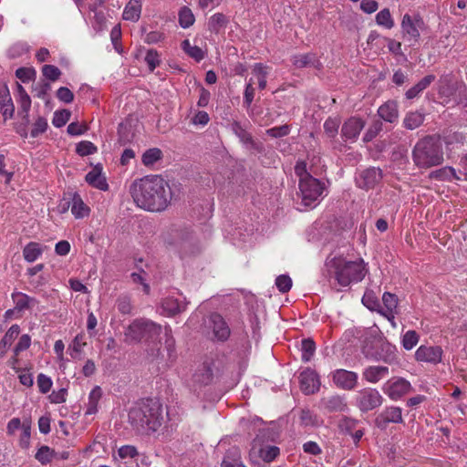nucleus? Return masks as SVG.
Returning a JSON list of instances; mask_svg holds the SVG:
<instances>
[{
    "label": "nucleus",
    "mask_w": 467,
    "mask_h": 467,
    "mask_svg": "<svg viewBox=\"0 0 467 467\" xmlns=\"http://www.w3.org/2000/svg\"><path fill=\"white\" fill-rule=\"evenodd\" d=\"M130 192L138 207L153 213L164 211L172 199L168 182L160 175L135 180L130 186Z\"/></svg>",
    "instance_id": "nucleus-1"
},
{
    "label": "nucleus",
    "mask_w": 467,
    "mask_h": 467,
    "mask_svg": "<svg viewBox=\"0 0 467 467\" xmlns=\"http://www.w3.org/2000/svg\"><path fill=\"white\" fill-rule=\"evenodd\" d=\"M128 418L136 434L151 436L164 422L162 404L155 399H141L130 408Z\"/></svg>",
    "instance_id": "nucleus-2"
},
{
    "label": "nucleus",
    "mask_w": 467,
    "mask_h": 467,
    "mask_svg": "<svg viewBox=\"0 0 467 467\" xmlns=\"http://www.w3.org/2000/svg\"><path fill=\"white\" fill-rule=\"evenodd\" d=\"M412 161L419 169H429L443 162L440 136L427 135L419 140L412 150Z\"/></svg>",
    "instance_id": "nucleus-3"
},
{
    "label": "nucleus",
    "mask_w": 467,
    "mask_h": 467,
    "mask_svg": "<svg viewBox=\"0 0 467 467\" xmlns=\"http://www.w3.org/2000/svg\"><path fill=\"white\" fill-rule=\"evenodd\" d=\"M330 266L334 269V277L337 284L344 287L362 281L368 272L363 259L347 261L335 257L331 260Z\"/></svg>",
    "instance_id": "nucleus-4"
},
{
    "label": "nucleus",
    "mask_w": 467,
    "mask_h": 467,
    "mask_svg": "<svg viewBox=\"0 0 467 467\" xmlns=\"http://www.w3.org/2000/svg\"><path fill=\"white\" fill-rule=\"evenodd\" d=\"M161 326L147 318H136L127 327L125 337L132 342H151L159 338L161 333Z\"/></svg>",
    "instance_id": "nucleus-5"
},
{
    "label": "nucleus",
    "mask_w": 467,
    "mask_h": 467,
    "mask_svg": "<svg viewBox=\"0 0 467 467\" xmlns=\"http://www.w3.org/2000/svg\"><path fill=\"white\" fill-rule=\"evenodd\" d=\"M396 348L381 337L367 338L362 347L365 358L392 364L397 360Z\"/></svg>",
    "instance_id": "nucleus-6"
},
{
    "label": "nucleus",
    "mask_w": 467,
    "mask_h": 467,
    "mask_svg": "<svg viewBox=\"0 0 467 467\" xmlns=\"http://www.w3.org/2000/svg\"><path fill=\"white\" fill-rule=\"evenodd\" d=\"M299 190L302 203L304 206L309 207L321 196L324 191V183L314 177H309L308 180L299 182Z\"/></svg>",
    "instance_id": "nucleus-7"
},
{
    "label": "nucleus",
    "mask_w": 467,
    "mask_h": 467,
    "mask_svg": "<svg viewBox=\"0 0 467 467\" xmlns=\"http://www.w3.org/2000/svg\"><path fill=\"white\" fill-rule=\"evenodd\" d=\"M383 403V397L378 389L366 388L358 391L356 398V404L362 412H368L380 407Z\"/></svg>",
    "instance_id": "nucleus-8"
},
{
    "label": "nucleus",
    "mask_w": 467,
    "mask_h": 467,
    "mask_svg": "<svg viewBox=\"0 0 467 467\" xmlns=\"http://www.w3.org/2000/svg\"><path fill=\"white\" fill-rule=\"evenodd\" d=\"M382 178L381 169L369 167L358 174L356 183L361 189L369 190L375 188L381 182Z\"/></svg>",
    "instance_id": "nucleus-9"
},
{
    "label": "nucleus",
    "mask_w": 467,
    "mask_h": 467,
    "mask_svg": "<svg viewBox=\"0 0 467 467\" xmlns=\"http://www.w3.org/2000/svg\"><path fill=\"white\" fill-rule=\"evenodd\" d=\"M364 127L365 121L361 118H348L341 127V138L344 142H355Z\"/></svg>",
    "instance_id": "nucleus-10"
},
{
    "label": "nucleus",
    "mask_w": 467,
    "mask_h": 467,
    "mask_svg": "<svg viewBox=\"0 0 467 467\" xmlns=\"http://www.w3.org/2000/svg\"><path fill=\"white\" fill-rule=\"evenodd\" d=\"M231 130L239 138L241 142L246 145L249 149H252L258 153H263L265 151L264 144L254 140L252 134L246 130V128L243 126L240 121L234 120L231 124Z\"/></svg>",
    "instance_id": "nucleus-11"
},
{
    "label": "nucleus",
    "mask_w": 467,
    "mask_h": 467,
    "mask_svg": "<svg viewBox=\"0 0 467 467\" xmlns=\"http://www.w3.org/2000/svg\"><path fill=\"white\" fill-rule=\"evenodd\" d=\"M402 421L401 409L388 407L375 418L374 423L377 428L384 431L389 423H401Z\"/></svg>",
    "instance_id": "nucleus-12"
},
{
    "label": "nucleus",
    "mask_w": 467,
    "mask_h": 467,
    "mask_svg": "<svg viewBox=\"0 0 467 467\" xmlns=\"http://www.w3.org/2000/svg\"><path fill=\"white\" fill-rule=\"evenodd\" d=\"M443 350L440 346L421 345L415 353V358L419 362H427L436 365L441 362Z\"/></svg>",
    "instance_id": "nucleus-13"
},
{
    "label": "nucleus",
    "mask_w": 467,
    "mask_h": 467,
    "mask_svg": "<svg viewBox=\"0 0 467 467\" xmlns=\"http://www.w3.org/2000/svg\"><path fill=\"white\" fill-rule=\"evenodd\" d=\"M332 379L337 387L345 390H352L358 384V374L340 368L333 372Z\"/></svg>",
    "instance_id": "nucleus-14"
},
{
    "label": "nucleus",
    "mask_w": 467,
    "mask_h": 467,
    "mask_svg": "<svg viewBox=\"0 0 467 467\" xmlns=\"http://www.w3.org/2000/svg\"><path fill=\"white\" fill-rule=\"evenodd\" d=\"M299 379L301 389L305 394H314L319 390L320 381L315 370L306 368L300 373Z\"/></svg>",
    "instance_id": "nucleus-15"
},
{
    "label": "nucleus",
    "mask_w": 467,
    "mask_h": 467,
    "mask_svg": "<svg viewBox=\"0 0 467 467\" xmlns=\"http://www.w3.org/2000/svg\"><path fill=\"white\" fill-rule=\"evenodd\" d=\"M210 323L214 338L222 342L226 341L231 330L223 317L218 313H213L210 316Z\"/></svg>",
    "instance_id": "nucleus-16"
},
{
    "label": "nucleus",
    "mask_w": 467,
    "mask_h": 467,
    "mask_svg": "<svg viewBox=\"0 0 467 467\" xmlns=\"http://www.w3.org/2000/svg\"><path fill=\"white\" fill-rule=\"evenodd\" d=\"M420 24H422L420 19H417L415 22L412 20L411 16L406 14L401 21V27L404 33V38L410 42V46L414 45V43L418 42L420 38V31L418 26Z\"/></svg>",
    "instance_id": "nucleus-17"
},
{
    "label": "nucleus",
    "mask_w": 467,
    "mask_h": 467,
    "mask_svg": "<svg viewBox=\"0 0 467 467\" xmlns=\"http://www.w3.org/2000/svg\"><path fill=\"white\" fill-rule=\"evenodd\" d=\"M215 362L205 360L193 375V381L201 386L211 384L214 378Z\"/></svg>",
    "instance_id": "nucleus-18"
},
{
    "label": "nucleus",
    "mask_w": 467,
    "mask_h": 467,
    "mask_svg": "<svg viewBox=\"0 0 467 467\" xmlns=\"http://www.w3.org/2000/svg\"><path fill=\"white\" fill-rule=\"evenodd\" d=\"M411 389L410 383L404 379H398L394 382H388L385 387L386 394L393 400L400 399L402 396L410 392Z\"/></svg>",
    "instance_id": "nucleus-19"
},
{
    "label": "nucleus",
    "mask_w": 467,
    "mask_h": 467,
    "mask_svg": "<svg viewBox=\"0 0 467 467\" xmlns=\"http://www.w3.org/2000/svg\"><path fill=\"white\" fill-rule=\"evenodd\" d=\"M340 121L337 118H328L324 122V131L327 138L331 140L334 149H337L339 151L343 150L346 146L336 140L338 133Z\"/></svg>",
    "instance_id": "nucleus-20"
},
{
    "label": "nucleus",
    "mask_w": 467,
    "mask_h": 467,
    "mask_svg": "<svg viewBox=\"0 0 467 467\" xmlns=\"http://www.w3.org/2000/svg\"><path fill=\"white\" fill-rule=\"evenodd\" d=\"M291 60L296 68H304L306 67L319 68L321 67L320 61L314 53L295 55L292 57Z\"/></svg>",
    "instance_id": "nucleus-21"
},
{
    "label": "nucleus",
    "mask_w": 467,
    "mask_h": 467,
    "mask_svg": "<svg viewBox=\"0 0 467 467\" xmlns=\"http://www.w3.org/2000/svg\"><path fill=\"white\" fill-rule=\"evenodd\" d=\"M378 114L385 121L390 123L395 122L399 117L397 102L393 100H388L379 108Z\"/></svg>",
    "instance_id": "nucleus-22"
},
{
    "label": "nucleus",
    "mask_w": 467,
    "mask_h": 467,
    "mask_svg": "<svg viewBox=\"0 0 467 467\" xmlns=\"http://www.w3.org/2000/svg\"><path fill=\"white\" fill-rule=\"evenodd\" d=\"M0 111L5 117V119L14 116L15 107L6 86L0 88Z\"/></svg>",
    "instance_id": "nucleus-23"
},
{
    "label": "nucleus",
    "mask_w": 467,
    "mask_h": 467,
    "mask_svg": "<svg viewBox=\"0 0 467 467\" xmlns=\"http://www.w3.org/2000/svg\"><path fill=\"white\" fill-rule=\"evenodd\" d=\"M161 307L168 317H174L183 312L186 306L174 297H166L161 302Z\"/></svg>",
    "instance_id": "nucleus-24"
},
{
    "label": "nucleus",
    "mask_w": 467,
    "mask_h": 467,
    "mask_svg": "<svg viewBox=\"0 0 467 467\" xmlns=\"http://www.w3.org/2000/svg\"><path fill=\"white\" fill-rule=\"evenodd\" d=\"M389 374V368L383 366H369L363 371L364 379L370 383H377Z\"/></svg>",
    "instance_id": "nucleus-25"
},
{
    "label": "nucleus",
    "mask_w": 467,
    "mask_h": 467,
    "mask_svg": "<svg viewBox=\"0 0 467 467\" xmlns=\"http://www.w3.org/2000/svg\"><path fill=\"white\" fill-rule=\"evenodd\" d=\"M435 80L434 75H427L417 84L406 91L405 96L408 99H413L425 90Z\"/></svg>",
    "instance_id": "nucleus-26"
},
{
    "label": "nucleus",
    "mask_w": 467,
    "mask_h": 467,
    "mask_svg": "<svg viewBox=\"0 0 467 467\" xmlns=\"http://www.w3.org/2000/svg\"><path fill=\"white\" fill-rule=\"evenodd\" d=\"M20 333V327L15 324L10 327L3 338L0 340V357H4L6 353L7 348L10 347L13 341L17 337Z\"/></svg>",
    "instance_id": "nucleus-27"
},
{
    "label": "nucleus",
    "mask_w": 467,
    "mask_h": 467,
    "mask_svg": "<svg viewBox=\"0 0 467 467\" xmlns=\"http://www.w3.org/2000/svg\"><path fill=\"white\" fill-rule=\"evenodd\" d=\"M140 12L141 0H130L124 8L122 17L124 20L138 21Z\"/></svg>",
    "instance_id": "nucleus-28"
},
{
    "label": "nucleus",
    "mask_w": 467,
    "mask_h": 467,
    "mask_svg": "<svg viewBox=\"0 0 467 467\" xmlns=\"http://www.w3.org/2000/svg\"><path fill=\"white\" fill-rule=\"evenodd\" d=\"M229 23V19L223 13H216L209 18L207 26L208 30L219 34L223 28H225Z\"/></svg>",
    "instance_id": "nucleus-29"
},
{
    "label": "nucleus",
    "mask_w": 467,
    "mask_h": 467,
    "mask_svg": "<svg viewBox=\"0 0 467 467\" xmlns=\"http://www.w3.org/2000/svg\"><path fill=\"white\" fill-rule=\"evenodd\" d=\"M323 403L325 408L329 412H338L343 411L347 408V404L344 401V399L339 395H334L323 400Z\"/></svg>",
    "instance_id": "nucleus-30"
},
{
    "label": "nucleus",
    "mask_w": 467,
    "mask_h": 467,
    "mask_svg": "<svg viewBox=\"0 0 467 467\" xmlns=\"http://www.w3.org/2000/svg\"><path fill=\"white\" fill-rule=\"evenodd\" d=\"M58 453L52 448L42 445L36 451L35 458L43 465L50 463Z\"/></svg>",
    "instance_id": "nucleus-31"
},
{
    "label": "nucleus",
    "mask_w": 467,
    "mask_h": 467,
    "mask_svg": "<svg viewBox=\"0 0 467 467\" xmlns=\"http://www.w3.org/2000/svg\"><path fill=\"white\" fill-rule=\"evenodd\" d=\"M71 212L76 218H83L88 214L89 208L84 203L78 193H74L72 197Z\"/></svg>",
    "instance_id": "nucleus-32"
},
{
    "label": "nucleus",
    "mask_w": 467,
    "mask_h": 467,
    "mask_svg": "<svg viewBox=\"0 0 467 467\" xmlns=\"http://www.w3.org/2000/svg\"><path fill=\"white\" fill-rule=\"evenodd\" d=\"M86 182L91 185L94 188H97L101 191H108L109 190V184L106 181L105 176L102 174H99L98 171L96 172H88L85 177Z\"/></svg>",
    "instance_id": "nucleus-33"
},
{
    "label": "nucleus",
    "mask_w": 467,
    "mask_h": 467,
    "mask_svg": "<svg viewBox=\"0 0 467 467\" xmlns=\"http://www.w3.org/2000/svg\"><path fill=\"white\" fill-rule=\"evenodd\" d=\"M42 254V249L38 243L30 242L27 244L24 250L23 255L26 261L28 263H32L37 259L39 255Z\"/></svg>",
    "instance_id": "nucleus-34"
},
{
    "label": "nucleus",
    "mask_w": 467,
    "mask_h": 467,
    "mask_svg": "<svg viewBox=\"0 0 467 467\" xmlns=\"http://www.w3.org/2000/svg\"><path fill=\"white\" fill-rule=\"evenodd\" d=\"M102 396L100 387L96 386L89 393L86 414H95L98 411V403Z\"/></svg>",
    "instance_id": "nucleus-35"
},
{
    "label": "nucleus",
    "mask_w": 467,
    "mask_h": 467,
    "mask_svg": "<svg viewBox=\"0 0 467 467\" xmlns=\"http://www.w3.org/2000/svg\"><path fill=\"white\" fill-rule=\"evenodd\" d=\"M280 453V450L275 445H264L258 450L259 457L265 462L274 461Z\"/></svg>",
    "instance_id": "nucleus-36"
},
{
    "label": "nucleus",
    "mask_w": 467,
    "mask_h": 467,
    "mask_svg": "<svg viewBox=\"0 0 467 467\" xmlns=\"http://www.w3.org/2000/svg\"><path fill=\"white\" fill-rule=\"evenodd\" d=\"M424 120V115L418 112H410L406 115L403 119V125L408 130H414L420 127Z\"/></svg>",
    "instance_id": "nucleus-37"
},
{
    "label": "nucleus",
    "mask_w": 467,
    "mask_h": 467,
    "mask_svg": "<svg viewBox=\"0 0 467 467\" xmlns=\"http://www.w3.org/2000/svg\"><path fill=\"white\" fill-rule=\"evenodd\" d=\"M301 351H302V360L304 362H308L313 358L316 352V343L315 341L308 337L304 338L301 342Z\"/></svg>",
    "instance_id": "nucleus-38"
},
{
    "label": "nucleus",
    "mask_w": 467,
    "mask_h": 467,
    "mask_svg": "<svg viewBox=\"0 0 467 467\" xmlns=\"http://www.w3.org/2000/svg\"><path fill=\"white\" fill-rule=\"evenodd\" d=\"M181 46L182 50L189 57L195 59L197 62L204 58V53L202 49L197 46H191L190 41L188 39L183 40Z\"/></svg>",
    "instance_id": "nucleus-39"
},
{
    "label": "nucleus",
    "mask_w": 467,
    "mask_h": 467,
    "mask_svg": "<svg viewBox=\"0 0 467 467\" xmlns=\"http://www.w3.org/2000/svg\"><path fill=\"white\" fill-rule=\"evenodd\" d=\"M162 158V151L158 148H151L147 150L141 158L142 163L149 167L153 165L156 161Z\"/></svg>",
    "instance_id": "nucleus-40"
},
{
    "label": "nucleus",
    "mask_w": 467,
    "mask_h": 467,
    "mask_svg": "<svg viewBox=\"0 0 467 467\" xmlns=\"http://www.w3.org/2000/svg\"><path fill=\"white\" fill-rule=\"evenodd\" d=\"M195 21L194 16L192 10L183 6L179 12V24L182 28H188L193 25Z\"/></svg>",
    "instance_id": "nucleus-41"
},
{
    "label": "nucleus",
    "mask_w": 467,
    "mask_h": 467,
    "mask_svg": "<svg viewBox=\"0 0 467 467\" xmlns=\"http://www.w3.org/2000/svg\"><path fill=\"white\" fill-rule=\"evenodd\" d=\"M420 336L415 330L407 331L402 337V346L406 350L412 349L419 342Z\"/></svg>",
    "instance_id": "nucleus-42"
},
{
    "label": "nucleus",
    "mask_w": 467,
    "mask_h": 467,
    "mask_svg": "<svg viewBox=\"0 0 467 467\" xmlns=\"http://www.w3.org/2000/svg\"><path fill=\"white\" fill-rule=\"evenodd\" d=\"M376 22L378 25L383 26L386 28H391L394 26L393 19L388 8H384L377 14Z\"/></svg>",
    "instance_id": "nucleus-43"
},
{
    "label": "nucleus",
    "mask_w": 467,
    "mask_h": 467,
    "mask_svg": "<svg viewBox=\"0 0 467 467\" xmlns=\"http://www.w3.org/2000/svg\"><path fill=\"white\" fill-rule=\"evenodd\" d=\"M71 112L68 109L57 110L54 113L52 124L57 128H61L69 120Z\"/></svg>",
    "instance_id": "nucleus-44"
},
{
    "label": "nucleus",
    "mask_w": 467,
    "mask_h": 467,
    "mask_svg": "<svg viewBox=\"0 0 467 467\" xmlns=\"http://www.w3.org/2000/svg\"><path fill=\"white\" fill-rule=\"evenodd\" d=\"M98 150L97 147L88 140L80 141L77 144L76 152L79 156H88L96 153Z\"/></svg>",
    "instance_id": "nucleus-45"
},
{
    "label": "nucleus",
    "mask_w": 467,
    "mask_h": 467,
    "mask_svg": "<svg viewBox=\"0 0 467 467\" xmlns=\"http://www.w3.org/2000/svg\"><path fill=\"white\" fill-rule=\"evenodd\" d=\"M398 297L395 294L385 292L382 296L384 311H394L398 306Z\"/></svg>",
    "instance_id": "nucleus-46"
},
{
    "label": "nucleus",
    "mask_w": 467,
    "mask_h": 467,
    "mask_svg": "<svg viewBox=\"0 0 467 467\" xmlns=\"http://www.w3.org/2000/svg\"><path fill=\"white\" fill-rule=\"evenodd\" d=\"M431 177L438 180H450L451 178L459 179L456 176L455 170L451 167H445L432 171Z\"/></svg>",
    "instance_id": "nucleus-47"
},
{
    "label": "nucleus",
    "mask_w": 467,
    "mask_h": 467,
    "mask_svg": "<svg viewBox=\"0 0 467 467\" xmlns=\"http://www.w3.org/2000/svg\"><path fill=\"white\" fill-rule=\"evenodd\" d=\"M362 303L365 306L372 311H377L379 313V309L383 308L379 301V299L372 293H365L362 297Z\"/></svg>",
    "instance_id": "nucleus-48"
},
{
    "label": "nucleus",
    "mask_w": 467,
    "mask_h": 467,
    "mask_svg": "<svg viewBox=\"0 0 467 467\" xmlns=\"http://www.w3.org/2000/svg\"><path fill=\"white\" fill-rule=\"evenodd\" d=\"M42 74L47 79L50 81H57L60 78L62 72L56 66L45 65L42 67Z\"/></svg>",
    "instance_id": "nucleus-49"
},
{
    "label": "nucleus",
    "mask_w": 467,
    "mask_h": 467,
    "mask_svg": "<svg viewBox=\"0 0 467 467\" xmlns=\"http://www.w3.org/2000/svg\"><path fill=\"white\" fill-rule=\"evenodd\" d=\"M145 62L148 65L149 70L153 72L161 63L159 53L155 49H149L145 57Z\"/></svg>",
    "instance_id": "nucleus-50"
},
{
    "label": "nucleus",
    "mask_w": 467,
    "mask_h": 467,
    "mask_svg": "<svg viewBox=\"0 0 467 467\" xmlns=\"http://www.w3.org/2000/svg\"><path fill=\"white\" fill-rule=\"evenodd\" d=\"M16 77L22 82L27 83L36 77V70L30 67H19L16 70Z\"/></svg>",
    "instance_id": "nucleus-51"
},
{
    "label": "nucleus",
    "mask_w": 467,
    "mask_h": 467,
    "mask_svg": "<svg viewBox=\"0 0 467 467\" xmlns=\"http://www.w3.org/2000/svg\"><path fill=\"white\" fill-rule=\"evenodd\" d=\"M47 121L44 117H38L33 125L30 135L36 138L39 134L44 133L47 129Z\"/></svg>",
    "instance_id": "nucleus-52"
},
{
    "label": "nucleus",
    "mask_w": 467,
    "mask_h": 467,
    "mask_svg": "<svg viewBox=\"0 0 467 467\" xmlns=\"http://www.w3.org/2000/svg\"><path fill=\"white\" fill-rule=\"evenodd\" d=\"M382 130V122L379 120L375 121L365 132L363 136L364 142L371 141Z\"/></svg>",
    "instance_id": "nucleus-53"
},
{
    "label": "nucleus",
    "mask_w": 467,
    "mask_h": 467,
    "mask_svg": "<svg viewBox=\"0 0 467 467\" xmlns=\"http://www.w3.org/2000/svg\"><path fill=\"white\" fill-rule=\"evenodd\" d=\"M291 128L288 124L274 127L266 130V134L272 138H282L290 133Z\"/></svg>",
    "instance_id": "nucleus-54"
},
{
    "label": "nucleus",
    "mask_w": 467,
    "mask_h": 467,
    "mask_svg": "<svg viewBox=\"0 0 467 467\" xmlns=\"http://www.w3.org/2000/svg\"><path fill=\"white\" fill-rule=\"evenodd\" d=\"M275 285L281 293H286L291 289L292 279L287 275H281L276 277Z\"/></svg>",
    "instance_id": "nucleus-55"
},
{
    "label": "nucleus",
    "mask_w": 467,
    "mask_h": 467,
    "mask_svg": "<svg viewBox=\"0 0 467 467\" xmlns=\"http://www.w3.org/2000/svg\"><path fill=\"white\" fill-rule=\"evenodd\" d=\"M117 308L123 315L130 314L132 310L130 298L127 296H119L117 299Z\"/></svg>",
    "instance_id": "nucleus-56"
},
{
    "label": "nucleus",
    "mask_w": 467,
    "mask_h": 467,
    "mask_svg": "<svg viewBox=\"0 0 467 467\" xmlns=\"http://www.w3.org/2000/svg\"><path fill=\"white\" fill-rule=\"evenodd\" d=\"M12 297L16 303L15 309H16L18 311L29 309L28 304L26 301V297H27L26 294H24L21 292H16L12 295Z\"/></svg>",
    "instance_id": "nucleus-57"
},
{
    "label": "nucleus",
    "mask_w": 467,
    "mask_h": 467,
    "mask_svg": "<svg viewBox=\"0 0 467 467\" xmlns=\"http://www.w3.org/2000/svg\"><path fill=\"white\" fill-rule=\"evenodd\" d=\"M52 385H53V382L49 377H47L42 373H40L37 376V386H38L39 391L41 393H43V394L47 393L50 390Z\"/></svg>",
    "instance_id": "nucleus-58"
},
{
    "label": "nucleus",
    "mask_w": 467,
    "mask_h": 467,
    "mask_svg": "<svg viewBox=\"0 0 467 467\" xmlns=\"http://www.w3.org/2000/svg\"><path fill=\"white\" fill-rule=\"evenodd\" d=\"M239 450L237 448L230 449L223 457L222 462V467H224L225 462H228V464H240L239 461Z\"/></svg>",
    "instance_id": "nucleus-59"
},
{
    "label": "nucleus",
    "mask_w": 467,
    "mask_h": 467,
    "mask_svg": "<svg viewBox=\"0 0 467 467\" xmlns=\"http://www.w3.org/2000/svg\"><path fill=\"white\" fill-rule=\"evenodd\" d=\"M254 88L253 87V79L251 78L249 83L246 85L244 93V106L246 109H249L254 98Z\"/></svg>",
    "instance_id": "nucleus-60"
},
{
    "label": "nucleus",
    "mask_w": 467,
    "mask_h": 467,
    "mask_svg": "<svg viewBox=\"0 0 467 467\" xmlns=\"http://www.w3.org/2000/svg\"><path fill=\"white\" fill-rule=\"evenodd\" d=\"M22 433L20 436L19 443L20 446L24 449L29 447L30 444V424L28 422L24 421L22 425Z\"/></svg>",
    "instance_id": "nucleus-61"
},
{
    "label": "nucleus",
    "mask_w": 467,
    "mask_h": 467,
    "mask_svg": "<svg viewBox=\"0 0 467 467\" xmlns=\"http://www.w3.org/2000/svg\"><path fill=\"white\" fill-rule=\"evenodd\" d=\"M358 424V420L350 418H345L340 421L339 428L342 431L348 434H352Z\"/></svg>",
    "instance_id": "nucleus-62"
},
{
    "label": "nucleus",
    "mask_w": 467,
    "mask_h": 467,
    "mask_svg": "<svg viewBox=\"0 0 467 467\" xmlns=\"http://www.w3.org/2000/svg\"><path fill=\"white\" fill-rule=\"evenodd\" d=\"M31 344V337L29 335H22L15 347L14 353L17 356L21 351L26 350Z\"/></svg>",
    "instance_id": "nucleus-63"
},
{
    "label": "nucleus",
    "mask_w": 467,
    "mask_h": 467,
    "mask_svg": "<svg viewBox=\"0 0 467 467\" xmlns=\"http://www.w3.org/2000/svg\"><path fill=\"white\" fill-rule=\"evenodd\" d=\"M300 423L304 426L315 425V416L307 409H301L299 414Z\"/></svg>",
    "instance_id": "nucleus-64"
}]
</instances>
